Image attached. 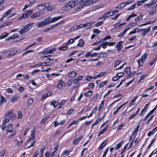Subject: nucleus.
Returning <instances> with one entry per match:
<instances>
[{
    "mask_svg": "<svg viewBox=\"0 0 157 157\" xmlns=\"http://www.w3.org/2000/svg\"><path fill=\"white\" fill-rule=\"evenodd\" d=\"M107 143L108 141L107 140H105L99 146V150H101L102 149L106 146Z\"/></svg>",
    "mask_w": 157,
    "mask_h": 157,
    "instance_id": "17",
    "label": "nucleus"
},
{
    "mask_svg": "<svg viewBox=\"0 0 157 157\" xmlns=\"http://www.w3.org/2000/svg\"><path fill=\"white\" fill-rule=\"evenodd\" d=\"M19 36L18 34V33H16L14 34L13 35H12L9 38L6 39V40H10L11 39H13L17 38Z\"/></svg>",
    "mask_w": 157,
    "mask_h": 157,
    "instance_id": "29",
    "label": "nucleus"
},
{
    "mask_svg": "<svg viewBox=\"0 0 157 157\" xmlns=\"http://www.w3.org/2000/svg\"><path fill=\"white\" fill-rule=\"evenodd\" d=\"M123 41H121L117 43L115 45V47L117 48L118 52H119L121 50V48H123L122 44Z\"/></svg>",
    "mask_w": 157,
    "mask_h": 157,
    "instance_id": "9",
    "label": "nucleus"
},
{
    "mask_svg": "<svg viewBox=\"0 0 157 157\" xmlns=\"http://www.w3.org/2000/svg\"><path fill=\"white\" fill-rule=\"evenodd\" d=\"M16 116L15 114H12L10 117V119L12 120H14L16 118Z\"/></svg>",
    "mask_w": 157,
    "mask_h": 157,
    "instance_id": "64",
    "label": "nucleus"
},
{
    "mask_svg": "<svg viewBox=\"0 0 157 157\" xmlns=\"http://www.w3.org/2000/svg\"><path fill=\"white\" fill-rule=\"evenodd\" d=\"M64 20H62V21H60L59 22L51 26V28L52 30L54 28L56 27L59 25L61 24H62V23H63L64 22Z\"/></svg>",
    "mask_w": 157,
    "mask_h": 157,
    "instance_id": "24",
    "label": "nucleus"
},
{
    "mask_svg": "<svg viewBox=\"0 0 157 157\" xmlns=\"http://www.w3.org/2000/svg\"><path fill=\"white\" fill-rule=\"evenodd\" d=\"M39 66H42L41 64V63H38L34 65L31 66H30V67L32 68H37Z\"/></svg>",
    "mask_w": 157,
    "mask_h": 157,
    "instance_id": "50",
    "label": "nucleus"
},
{
    "mask_svg": "<svg viewBox=\"0 0 157 157\" xmlns=\"http://www.w3.org/2000/svg\"><path fill=\"white\" fill-rule=\"evenodd\" d=\"M84 43V41L82 39H80L78 43V45L82 47L83 46Z\"/></svg>",
    "mask_w": 157,
    "mask_h": 157,
    "instance_id": "43",
    "label": "nucleus"
},
{
    "mask_svg": "<svg viewBox=\"0 0 157 157\" xmlns=\"http://www.w3.org/2000/svg\"><path fill=\"white\" fill-rule=\"evenodd\" d=\"M34 23L33 22H30L27 24L25 26H23L19 31V33L21 35H22L30 30L31 28V26Z\"/></svg>",
    "mask_w": 157,
    "mask_h": 157,
    "instance_id": "3",
    "label": "nucleus"
},
{
    "mask_svg": "<svg viewBox=\"0 0 157 157\" xmlns=\"http://www.w3.org/2000/svg\"><path fill=\"white\" fill-rule=\"evenodd\" d=\"M98 0H80L79 3V8H81L84 6L90 5L97 1Z\"/></svg>",
    "mask_w": 157,
    "mask_h": 157,
    "instance_id": "2",
    "label": "nucleus"
},
{
    "mask_svg": "<svg viewBox=\"0 0 157 157\" xmlns=\"http://www.w3.org/2000/svg\"><path fill=\"white\" fill-rule=\"evenodd\" d=\"M18 119H21L23 116L22 113L20 111H18Z\"/></svg>",
    "mask_w": 157,
    "mask_h": 157,
    "instance_id": "53",
    "label": "nucleus"
},
{
    "mask_svg": "<svg viewBox=\"0 0 157 157\" xmlns=\"http://www.w3.org/2000/svg\"><path fill=\"white\" fill-rule=\"evenodd\" d=\"M33 10H29L25 11L22 15L18 18V20H20L22 19L26 18L29 17L32 14L33 12Z\"/></svg>",
    "mask_w": 157,
    "mask_h": 157,
    "instance_id": "4",
    "label": "nucleus"
},
{
    "mask_svg": "<svg viewBox=\"0 0 157 157\" xmlns=\"http://www.w3.org/2000/svg\"><path fill=\"white\" fill-rule=\"evenodd\" d=\"M125 72L126 74H129L131 72L130 69L129 67H127L125 69Z\"/></svg>",
    "mask_w": 157,
    "mask_h": 157,
    "instance_id": "51",
    "label": "nucleus"
},
{
    "mask_svg": "<svg viewBox=\"0 0 157 157\" xmlns=\"http://www.w3.org/2000/svg\"><path fill=\"white\" fill-rule=\"evenodd\" d=\"M43 13H41L40 12H37L36 13H33L31 16L32 19H35L40 17L42 15Z\"/></svg>",
    "mask_w": 157,
    "mask_h": 157,
    "instance_id": "10",
    "label": "nucleus"
},
{
    "mask_svg": "<svg viewBox=\"0 0 157 157\" xmlns=\"http://www.w3.org/2000/svg\"><path fill=\"white\" fill-rule=\"evenodd\" d=\"M108 151H109V147H108L105 150L102 157H105Z\"/></svg>",
    "mask_w": 157,
    "mask_h": 157,
    "instance_id": "60",
    "label": "nucleus"
},
{
    "mask_svg": "<svg viewBox=\"0 0 157 157\" xmlns=\"http://www.w3.org/2000/svg\"><path fill=\"white\" fill-rule=\"evenodd\" d=\"M59 103L58 101H52L51 103V105L53 106L54 108H55L58 105Z\"/></svg>",
    "mask_w": 157,
    "mask_h": 157,
    "instance_id": "36",
    "label": "nucleus"
},
{
    "mask_svg": "<svg viewBox=\"0 0 157 157\" xmlns=\"http://www.w3.org/2000/svg\"><path fill=\"white\" fill-rule=\"evenodd\" d=\"M12 22H8L4 23L2 24L0 26V28L5 27L7 25H9L12 23Z\"/></svg>",
    "mask_w": 157,
    "mask_h": 157,
    "instance_id": "31",
    "label": "nucleus"
},
{
    "mask_svg": "<svg viewBox=\"0 0 157 157\" xmlns=\"http://www.w3.org/2000/svg\"><path fill=\"white\" fill-rule=\"evenodd\" d=\"M17 52V51L15 50L10 52L9 54V55L8 56V58H10L11 56H14L16 54Z\"/></svg>",
    "mask_w": 157,
    "mask_h": 157,
    "instance_id": "28",
    "label": "nucleus"
},
{
    "mask_svg": "<svg viewBox=\"0 0 157 157\" xmlns=\"http://www.w3.org/2000/svg\"><path fill=\"white\" fill-rule=\"evenodd\" d=\"M49 24L48 22V18H47L42 21L39 22L37 23L36 24V26L39 28H40L48 25Z\"/></svg>",
    "mask_w": 157,
    "mask_h": 157,
    "instance_id": "5",
    "label": "nucleus"
},
{
    "mask_svg": "<svg viewBox=\"0 0 157 157\" xmlns=\"http://www.w3.org/2000/svg\"><path fill=\"white\" fill-rule=\"evenodd\" d=\"M52 93L51 91H48L46 94H44L42 96V97L41 98V100H44L47 97H49L52 95Z\"/></svg>",
    "mask_w": 157,
    "mask_h": 157,
    "instance_id": "14",
    "label": "nucleus"
},
{
    "mask_svg": "<svg viewBox=\"0 0 157 157\" xmlns=\"http://www.w3.org/2000/svg\"><path fill=\"white\" fill-rule=\"evenodd\" d=\"M130 29V28H126L125 29L122 30L121 32H120L119 34L118 35V37H120L124 35L125 33L128 30Z\"/></svg>",
    "mask_w": 157,
    "mask_h": 157,
    "instance_id": "18",
    "label": "nucleus"
},
{
    "mask_svg": "<svg viewBox=\"0 0 157 157\" xmlns=\"http://www.w3.org/2000/svg\"><path fill=\"white\" fill-rule=\"evenodd\" d=\"M137 23L136 22L131 23L129 25V28L130 29L131 27L137 25Z\"/></svg>",
    "mask_w": 157,
    "mask_h": 157,
    "instance_id": "55",
    "label": "nucleus"
},
{
    "mask_svg": "<svg viewBox=\"0 0 157 157\" xmlns=\"http://www.w3.org/2000/svg\"><path fill=\"white\" fill-rule=\"evenodd\" d=\"M127 103V102H126L124 103V104H123V105H121L120 106L118 107L117 109V110H116V111L115 112H114L113 113V114L114 115H115L117 112L124 105H125V104H126V103Z\"/></svg>",
    "mask_w": 157,
    "mask_h": 157,
    "instance_id": "41",
    "label": "nucleus"
},
{
    "mask_svg": "<svg viewBox=\"0 0 157 157\" xmlns=\"http://www.w3.org/2000/svg\"><path fill=\"white\" fill-rule=\"evenodd\" d=\"M68 47L67 46H63V47L59 48L58 49L59 50H67L68 48Z\"/></svg>",
    "mask_w": 157,
    "mask_h": 157,
    "instance_id": "46",
    "label": "nucleus"
},
{
    "mask_svg": "<svg viewBox=\"0 0 157 157\" xmlns=\"http://www.w3.org/2000/svg\"><path fill=\"white\" fill-rule=\"evenodd\" d=\"M83 136H80L77 139L75 140L73 142L74 144H76L78 143L83 138Z\"/></svg>",
    "mask_w": 157,
    "mask_h": 157,
    "instance_id": "20",
    "label": "nucleus"
},
{
    "mask_svg": "<svg viewBox=\"0 0 157 157\" xmlns=\"http://www.w3.org/2000/svg\"><path fill=\"white\" fill-rule=\"evenodd\" d=\"M157 0H152L150 3L146 4L144 6V7L147 8L151 7V6L155 5L157 2Z\"/></svg>",
    "mask_w": 157,
    "mask_h": 157,
    "instance_id": "12",
    "label": "nucleus"
},
{
    "mask_svg": "<svg viewBox=\"0 0 157 157\" xmlns=\"http://www.w3.org/2000/svg\"><path fill=\"white\" fill-rule=\"evenodd\" d=\"M107 17L112 16L113 15V13L111 12H108L105 13Z\"/></svg>",
    "mask_w": 157,
    "mask_h": 157,
    "instance_id": "61",
    "label": "nucleus"
},
{
    "mask_svg": "<svg viewBox=\"0 0 157 157\" xmlns=\"http://www.w3.org/2000/svg\"><path fill=\"white\" fill-rule=\"evenodd\" d=\"M65 86V83L62 81H60L59 82L57 87L59 88L63 89Z\"/></svg>",
    "mask_w": 157,
    "mask_h": 157,
    "instance_id": "15",
    "label": "nucleus"
},
{
    "mask_svg": "<svg viewBox=\"0 0 157 157\" xmlns=\"http://www.w3.org/2000/svg\"><path fill=\"white\" fill-rule=\"evenodd\" d=\"M13 114V110L11 109L10 111H8L5 114V117H9V116L10 115L11 116L12 114Z\"/></svg>",
    "mask_w": 157,
    "mask_h": 157,
    "instance_id": "34",
    "label": "nucleus"
},
{
    "mask_svg": "<svg viewBox=\"0 0 157 157\" xmlns=\"http://www.w3.org/2000/svg\"><path fill=\"white\" fill-rule=\"evenodd\" d=\"M137 97H136L135 98H134L131 102L130 104V106H132L134 105L135 103L134 102L135 101L136 99L137 98Z\"/></svg>",
    "mask_w": 157,
    "mask_h": 157,
    "instance_id": "47",
    "label": "nucleus"
},
{
    "mask_svg": "<svg viewBox=\"0 0 157 157\" xmlns=\"http://www.w3.org/2000/svg\"><path fill=\"white\" fill-rule=\"evenodd\" d=\"M80 36H78L77 37H74L73 39H71L69 40L68 42L66 44L67 45L70 44L74 42V41L76 39L78 38Z\"/></svg>",
    "mask_w": 157,
    "mask_h": 157,
    "instance_id": "21",
    "label": "nucleus"
},
{
    "mask_svg": "<svg viewBox=\"0 0 157 157\" xmlns=\"http://www.w3.org/2000/svg\"><path fill=\"white\" fill-rule=\"evenodd\" d=\"M73 80L72 79L69 80L67 83V85L68 86H71V84L72 83Z\"/></svg>",
    "mask_w": 157,
    "mask_h": 157,
    "instance_id": "56",
    "label": "nucleus"
},
{
    "mask_svg": "<svg viewBox=\"0 0 157 157\" xmlns=\"http://www.w3.org/2000/svg\"><path fill=\"white\" fill-rule=\"evenodd\" d=\"M45 8V5L44 4H41L38 6L37 7V9L39 10H42L44 9Z\"/></svg>",
    "mask_w": 157,
    "mask_h": 157,
    "instance_id": "27",
    "label": "nucleus"
},
{
    "mask_svg": "<svg viewBox=\"0 0 157 157\" xmlns=\"http://www.w3.org/2000/svg\"><path fill=\"white\" fill-rule=\"evenodd\" d=\"M121 62V60H119L117 61L115 63L114 67H117V66L119 65L120 63Z\"/></svg>",
    "mask_w": 157,
    "mask_h": 157,
    "instance_id": "52",
    "label": "nucleus"
},
{
    "mask_svg": "<svg viewBox=\"0 0 157 157\" xmlns=\"http://www.w3.org/2000/svg\"><path fill=\"white\" fill-rule=\"evenodd\" d=\"M103 23V21H99L97 23H96L95 25V26L96 27H97L98 26H99L101 25H102Z\"/></svg>",
    "mask_w": 157,
    "mask_h": 157,
    "instance_id": "58",
    "label": "nucleus"
},
{
    "mask_svg": "<svg viewBox=\"0 0 157 157\" xmlns=\"http://www.w3.org/2000/svg\"><path fill=\"white\" fill-rule=\"evenodd\" d=\"M151 30V27H149L146 29H142L140 30V32H142L141 33V35L143 36H145V35L147 34L148 32H149Z\"/></svg>",
    "mask_w": 157,
    "mask_h": 157,
    "instance_id": "8",
    "label": "nucleus"
},
{
    "mask_svg": "<svg viewBox=\"0 0 157 157\" xmlns=\"http://www.w3.org/2000/svg\"><path fill=\"white\" fill-rule=\"evenodd\" d=\"M107 81H105L101 82L99 85V87L100 88L103 87L107 83Z\"/></svg>",
    "mask_w": 157,
    "mask_h": 157,
    "instance_id": "39",
    "label": "nucleus"
},
{
    "mask_svg": "<svg viewBox=\"0 0 157 157\" xmlns=\"http://www.w3.org/2000/svg\"><path fill=\"white\" fill-rule=\"evenodd\" d=\"M157 131V126L155 128L152 130V131H151L148 132L147 134V135L149 136H151V135L153 134Z\"/></svg>",
    "mask_w": 157,
    "mask_h": 157,
    "instance_id": "30",
    "label": "nucleus"
},
{
    "mask_svg": "<svg viewBox=\"0 0 157 157\" xmlns=\"http://www.w3.org/2000/svg\"><path fill=\"white\" fill-rule=\"evenodd\" d=\"M49 117V115H47L46 117L42 119L40 121V124H42L44 123L45 121L48 119Z\"/></svg>",
    "mask_w": 157,
    "mask_h": 157,
    "instance_id": "38",
    "label": "nucleus"
},
{
    "mask_svg": "<svg viewBox=\"0 0 157 157\" xmlns=\"http://www.w3.org/2000/svg\"><path fill=\"white\" fill-rule=\"evenodd\" d=\"M8 128L6 131L8 132H12L13 131V128L12 127V124H9L7 127Z\"/></svg>",
    "mask_w": 157,
    "mask_h": 157,
    "instance_id": "19",
    "label": "nucleus"
},
{
    "mask_svg": "<svg viewBox=\"0 0 157 157\" xmlns=\"http://www.w3.org/2000/svg\"><path fill=\"white\" fill-rule=\"evenodd\" d=\"M12 12V10L10 9L7 11L3 15V17H7L8 15L10 14Z\"/></svg>",
    "mask_w": 157,
    "mask_h": 157,
    "instance_id": "25",
    "label": "nucleus"
},
{
    "mask_svg": "<svg viewBox=\"0 0 157 157\" xmlns=\"http://www.w3.org/2000/svg\"><path fill=\"white\" fill-rule=\"evenodd\" d=\"M140 125L139 124L137 125L136 128L135 129L134 131V132L132 134V136H130V140H131L132 138H133V139H134L135 138V137H136V134H135V135H134V134L137 133V132H138V129L140 128Z\"/></svg>",
    "mask_w": 157,
    "mask_h": 157,
    "instance_id": "11",
    "label": "nucleus"
},
{
    "mask_svg": "<svg viewBox=\"0 0 157 157\" xmlns=\"http://www.w3.org/2000/svg\"><path fill=\"white\" fill-rule=\"evenodd\" d=\"M64 20H62V21H60L59 22L51 26V28L52 30L54 28L56 27L59 25L61 24H62V23H63L64 22Z\"/></svg>",
    "mask_w": 157,
    "mask_h": 157,
    "instance_id": "23",
    "label": "nucleus"
},
{
    "mask_svg": "<svg viewBox=\"0 0 157 157\" xmlns=\"http://www.w3.org/2000/svg\"><path fill=\"white\" fill-rule=\"evenodd\" d=\"M19 98V96L17 95H15L11 99V101L13 102H14L17 101Z\"/></svg>",
    "mask_w": 157,
    "mask_h": 157,
    "instance_id": "22",
    "label": "nucleus"
},
{
    "mask_svg": "<svg viewBox=\"0 0 157 157\" xmlns=\"http://www.w3.org/2000/svg\"><path fill=\"white\" fill-rule=\"evenodd\" d=\"M104 55H106V54L104 53H100L98 55V56L99 58H103L105 56Z\"/></svg>",
    "mask_w": 157,
    "mask_h": 157,
    "instance_id": "59",
    "label": "nucleus"
},
{
    "mask_svg": "<svg viewBox=\"0 0 157 157\" xmlns=\"http://www.w3.org/2000/svg\"><path fill=\"white\" fill-rule=\"evenodd\" d=\"M9 117H6L5 119L2 120L3 123L6 124L7 123L9 122Z\"/></svg>",
    "mask_w": 157,
    "mask_h": 157,
    "instance_id": "44",
    "label": "nucleus"
},
{
    "mask_svg": "<svg viewBox=\"0 0 157 157\" xmlns=\"http://www.w3.org/2000/svg\"><path fill=\"white\" fill-rule=\"evenodd\" d=\"M117 75L118 77H119L120 78L123 77L124 75V74L123 72L119 73H117Z\"/></svg>",
    "mask_w": 157,
    "mask_h": 157,
    "instance_id": "57",
    "label": "nucleus"
},
{
    "mask_svg": "<svg viewBox=\"0 0 157 157\" xmlns=\"http://www.w3.org/2000/svg\"><path fill=\"white\" fill-rule=\"evenodd\" d=\"M94 22L91 21L90 22H87L85 24H84V27L88 26H90L94 23Z\"/></svg>",
    "mask_w": 157,
    "mask_h": 157,
    "instance_id": "45",
    "label": "nucleus"
},
{
    "mask_svg": "<svg viewBox=\"0 0 157 157\" xmlns=\"http://www.w3.org/2000/svg\"><path fill=\"white\" fill-rule=\"evenodd\" d=\"M157 4L155 6H153L151 9L152 10L149 12V14L150 15H152L156 11V6Z\"/></svg>",
    "mask_w": 157,
    "mask_h": 157,
    "instance_id": "26",
    "label": "nucleus"
},
{
    "mask_svg": "<svg viewBox=\"0 0 157 157\" xmlns=\"http://www.w3.org/2000/svg\"><path fill=\"white\" fill-rule=\"evenodd\" d=\"M41 64L42 66H50L52 65L51 64H50V63L48 62L41 63Z\"/></svg>",
    "mask_w": 157,
    "mask_h": 157,
    "instance_id": "40",
    "label": "nucleus"
},
{
    "mask_svg": "<svg viewBox=\"0 0 157 157\" xmlns=\"http://www.w3.org/2000/svg\"><path fill=\"white\" fill-rule=\"evenodd\" d=\"M77 74V72L74 71H72L68 74V76L70 78H73L75 77Z\"/></svg>",
    "mask_w": 157,
    "mask_h": 157,
    "instance_id": "16",
    "label": "nucleus"
},
{
    "mask_svg": "<svg viewBox=\"0 0 157 157\" xmlns=\"http://www.w3.org/2000/svg\"><path fill=\"white\" fill-rule=\"evenodd\" d=\"M9 34L6 32L4 33L1 36H0V39L4 38L7 36Z\"/></svg>",
    "mask_w": 157,
    "mask_h": 157,
    "instance_id": "37",
    "label": "nucleus"
},
{
    "mask_svg": "<svg viewBox=\"0 0 157 157\" xmlns=\"http://www.w3.org/2000/svg\"><path fill=\"white\" fill-rule=\"evenodd\" d=\"M78 52V51H75L72 52L69 54L68 57H71L72 55H75L76 52Z\"/></svg>",
    "mask_w": 157,
    "mask_h": 157,
    "instance_id": "54",
    "label": "nucleus"
},
{
    "mask_svg": "<svg viewBox=\"0 0 157 157\" xmlns=\"http://www.w3.org/2000/svg\"><path fill=\"white\" fill-rule=\"evenodd\" d=\"M24 90L25 88L24 87L20 86L18 89V90L20 92H22Z\"/></svg>",
    "mask_w": 157,
    "mask_h": 157,
    "instance_id": "62",
    "label": "nucleus"
},
{
    "mask_svg": "<svg viewBox=\"0 0 157 157\" xmlns=\"http://www.w3.org/2000/svg\"><path fill=\"white\" fill-rule=\"evenodd\" d=\"M124 142L123 141H121L120 143L117 144L116 146L115 147V149H116V150L118 149L123 144Z\"/></svg>",
    "mask_w": 157,
    "mask_h": 157,
    "instance_id": "33",
    "label": "nucleus"
},
{
    "mask_svg": "<svg viewBox=\"0 0 157 157\" xmlns=\"http://www.w3.org/2000/svg\"><path fill=\"white\" fill-rule=\"evenodd\" d=\"M108 42H107L104 43L102 44H101L100 45H101V46H102V47L103 48L105 49L106 48L107 45H108Z\"/></svg>",
    "mask_w": 157,
    "mask_h": 157,
    "instance_id": "49",
    "label": "nucleus"
},
{
    "mask_svg": "<svg viewBox=\"0 0 157 157\" xmlns=\"http://www.w3.org/2000/svg\"><path fill=\"white\" fill-rule=\"evenodd\" d=\"M71 151L66 150L64 151H63L62 154L63 155H65V154L68 155L69 154V153Z\"/></svg>",
    "mask_w": 157,
    "mask_h": 157,
    "instance_id": "63",
    "label": "nucleus"
},
{
    "mask_svg": "<svg viewBox=\"0 0 157 157\" xmlns=\"http://www.w3.org/2000/svg\"><path fill=\"white\" fill-rule=\"evenodd\" d=\"M78 3V1L76 0L69 2L63 8V10L65 11L70 10L77 5Z\"/></svg>",
    "mask_w": 157,
    "mask_h": 157,
    "instance_id": "1",
    "label": "nucleus"
},
{
    "mask_svg": "<svg viewBox=\"0 0 157 157\" xmlns=\"http://www.w3.org/2000/svg\"><path fill=\"white\" fill-rule=\"evenodd\" d=\"M143 17V15L142 14H141L139 16H138L136 18L135 20V21H138L139 20H141L142 19Z\"/></svg>",
    "mask_w": 157,
    "mask_h": 157,
    "instance_id": "48",
    "label": "nucleus"
},
{
    "mask_svg": "<svg viewBox=\"0 0 157 157\" xmlns=\"http://www.w3.org/2000/svg\"><path fill=\"white\" fill-rule=\"evenodd\" d=\"M92 94V92L91 90H89L87 91H86L85 93V95L87 97H90Z\"/></svg>",
    "mask_w": 157,
    "mask_h": 157,
    "instance_id": "35",
    "label": "nucleus"
},
{
    "mask_svg": "<svg viewBox=\"0 0 157 157\" xmlns=\"http://www.w3.org/2000/svg\"><path fill=\"white\" fill-rule=\"evenodd\" d=\"M63 15H61L58 17H55L52 18H51V16H49L47 18H48V22L49 24H50L58 21L61 18H63Z\"/></svg>",
    "mask_w": 157,
    "mask_h": 157,
    "instance_id": "6",
    "label": "nucleus"
},
{
    "mask_svg": "<svg viewBox=\"0 0 157 157\" xmlns=\"http://www.w3.org/2000/svg\"><path fill=\"white\" fill-rule=\"evenodd\" d=\"M147 57V54H144L141 56V59L138 60L137 62L139 64V67L142 66L144 63V62L146 60Z\"/></svg>",
    "mask_w": 157,
    "mask_h": 157,
    "instance_id": "7",
    "label": "nucleus"
},
{
    "mask_svg": "<svg viewBox=\"0 0 157 157\" xmlns=\"http://www.w3.org/2000/svg\"><path fill=\"white\" fill-rule=\"evenodd\" d=\"M33 98H31L29 99L27 101V104L28 105H31L33 102Z\"/></svg>",
    "mask_w": 157,
    "mask_h": 157,
    "instance_id": "42",
    "label": "nucleus"
},
{
    "mask_svg": "<svg viewBox=\"0 0 157 157\" xmlns=\"http://www.w3.org/2000/svg\"><path fill=\"white\" fill-rule=\"evenodd\" d=\"M6 101V99L2 96L1 95L0 97V105Z\"/></svg>",
    "mask_w": 157,
    "mask_h": 157,
    "instance_id": "32",
    "label": "nucleus"
},
{
    "mask_svg": "<svg viewBox=\"0 0 157 157\" xmlns=\"http://www.w3.org/2000/svg\"><path fill=\"white\" fill-rule=\"evenodd\" d=\"M157 107L156 105L152 110H151L150 112L142 120V121H144L146 120L148 117L151 116L155 110L156 107Z\"/></svg>",
    "mask_w": 157,
    "mask_h": 157,
    "instance_id": "13",
    "label": "nucleus"
}]
</instances>
